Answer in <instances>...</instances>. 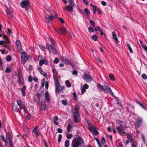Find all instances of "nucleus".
I'll list each match as a JSON object with an SVG mask.
<instances>
[{"label":"nucleus","instance_id":"1","mask_svg":"<svg viewBox=\"0 0 147 147\" xmlns=\"http://www.w3.org/2000/svg\"><path fill=\"white\" fill-rule=\"evenodd\" d=\"M84 143L82 138L78 135L76 136V137L74 138L71 143L72 147H79L82 145H84Z\"/></svg>","mask_w":147,"mask_h":147},{"label":"nucleus","instance_id":"2","mask_svg":"<svg viewBox=\"0 0 147 147\" xmlns=\"http://www.w3.org/2000/svg\"><path fill=\"white\" fill-rule=\"evenodd\" d=\"M116 123L118 125L117 127H116L118 132L120 134L123 135V134H125L126 133L124 132L125 123L119 119H117L116 121Z\"/></svg>","mask_w":147,"mask_h":147},{"label":"nucleus","instance_id":"3","mask_svg":"<svg viewBox=\"0 0 147 147\" xmlns=\"http://www.w3.org/2000/svg\"><path fill=\"white\" fill-rule=\"evenodd\" d=\"M105 87L104 86L100 84H97V87L100 90L103 92L107 94L108 92L111 95L113 96V93L110 88L109 86V84L105 82Z\"/></svg>","mask_w":147,"mask_h":147},{"label":"nucleus","instance_id":"4","mask_svg":"<svg viewBox=\"0 0 147 147\" xmlns=\"http://www.w3.org/2000/svg\"><path fill=\"white\" fill-rule=\"evenodd\" d=\"M21 57L22 63L24 65L28 59V56L25 52H21Z\"/></svg>","mask_w":147,"mask_h":147},{"label":"nucleus","instance_id":"5","mask_svg":"<svg viewBox=\"0 0 147 147\" xmlns=\"http://www.w3.org/2000/svg\"><path fill=\"white\" fill-rule=\"evenodd\" d=\"M55 81V91L56 93L59 92L60 89L59 88L60 87V83L58 79L54 80Z\"/></svg>","mask_w":147,"mask_h":147},{"label":"nucleus","instance_id":"6","mask_svg":"<svg viewBox=\"0 0 147 147\" xmlns=\"http://www.w3.org/2000/svg\"><path fill=\"white\" fill-rule=\"evenodd\" d=\"M142 123V119L139 117L137 118V119L136 120V122L135 123V125L137 129V127L139 128L141 125Z\"/></svg>","mask_w":147,"mask_h":147},{"label":"nucleus","instance_id":"7","mask_svg":"<svg viewBox=\"0 0 147 147\" xmlns=\"http://www.w3.org/2000/svg\"><path fill=\"white\" fill-rule=\"evenodd\" d=\"M84 77L86 82L88 83L90 82L92 80V77L86 73H85L84 75Z\"/></svg>","mask_w":147,"mask_h":147},{"label":"nucleus","instance_id":"8","mask_svg":"<svg viewBox=\"0 0 147 147\" xmlns=\"http://www.w3.org/2000/svg\"><path fill=\"white\" fill-rule=\"evenodd\" d=\"M29 3L28 0L23 1L20 3V6L22 8H24L29 4Z\"/></svg>","mask_w":147,"mask_h":147},{"label":"nucleus","instance_id":"9","mask_svg":"<svg viewBox=\"0 0 147 147\" xmlns=\"http://www.w3.org/2000/svg\"><path fill=\"white\" fill-rule=\"evenodd\" d=\"M39 126H36L32 131V132L33 133H34V134L36 135V137H38V136H39L40 135L38 131V129L39 128Z\"/></svg>","mask_w":147,"mask_h":147},{"label":"nucleus","instance_id":"10","mask_svg":"<svg viewBox=\"0 0 147 147\" xmlns=\"http://www.w3.org/2000/svg\"><path fill=\"white\" fill-rule=\"evenodd\" d=\"M45 96L46 101L48 102H50L51 100L50 96L48 92H46Z\"/></svg>","mask_w":147,"mask_h":147},{"label":"nucleus","instance_id":"11","mask_svg":"<svg viewBox=\"0 0 147 147\" xmlns=\"http://www.w3.org/2000/svg\"><path fill=\"white\" fill-rule=\"evenodd\" d=\"M73 115L74 117V122L76 123H78L79 121L78 117L79 115V114H73Z\"/></svg>","mask_w":147,"mask_h":147},{"label":"nucleus","instance_id":"12","mask_svg":"<svg viewBox=\"0 0 147 147\" xmlns=\"http://www.w3.org/2000/svg\"><path fill=\"white\" fill-rule=\"evenodd\" d=\"M80 107L78 105H76L75 107V108L73 111V114H78V112L80 110Z\"/></svg>","mask_w":147,"mask_h":147},{"label":"nucleus","instance_id":"13","mask_svg":"<svg viewBox=\"0 0 147 147\" xmlns=\"http://www.w3.org/2000/svg\"><path fill=\"white\" fill-rule=\"evenodd\" d=\"M16 102L20 109H22L24 106H25V105L23 104L21 100H16Z\"/></svg>","mask_w":147,"mask_h":147},{"label":"nucleus","instance_id":"14","mask_svg":"<svg viewBox=\"0 0 147 147\" xmlns=\"http://www.w3.org/2000/svg\"><path fill=\"white\" fill-rule=\"evenodd\" d=\"M59 32H58L57 31V32L62 34H66L67 32V30L66 28L65 27H62L60 29Z\"/></svg>","mask_w":147,"mask_h":147},{"label":"nucleus","instance_id":"15","mask_svg":"<svg viewBox=\"0 0 147 147\" xmlns=\"http://www.w3.org/2000/svg\"><path fill=\"white\" fill-rule=\"evenodd\" d=\"M53 76L54 79L55 80L58 79V71H56L55 69H53Z\"/></svg>","mask_w":147,"mask_h":147},{"label":"nucleus","instance_id":"16","mask_svg":"<svg viewBox=\"0 0 147 147\" xmlns=\"http://www.w3.org/2000/svg\"><path fill=\"white\" fill-rule=\"evenodd\" d=\"M47 105L45 102L43 101L41 102V110L42 111H44L46 109Z\"/></svg>","mask_w":147,"mask_h":147},{"label":"nucleus","instance_id":"17","mask_svg":"<svg viewBox=\"0 0 147 147\" xmlns=\"http://www.w3.org/2000/svg\"><path fill=\"white\" fill-rule=\"evenodd\" d=\"M45 17L47 21L49 23L51 22L52 20V18L50 15L48 14H46L45 15Z\"/></svg>","mask_w":147,"mask_h":147},{"label":"nucleus","instance_id":"18","mask_svg":"<svg viewBox=\"0 0 147 147\" xmlns=\"http://www.w3.org/2000/svg\"><path fill=\"white\" fill-rule=\"evenodd\" d=\"M48 51H49L50 53H52L53 55L57 53V51L54 47L51 49H50Z\"/></svg>","mask_w":147,"mask_h":147},{"label":"nucleus","instance_id":"19","mask_svg":"<svg viewBox=\"0 0 147 147\" xmlns=\"http://www.w3.org/2000/svg\"><path fill=\"white\" fill-rule=\"evenodd\" d=\"M73 6L70 5H68L65 8L69 12H72L73 11Z\"/></svg>","mask_w":147,"mask_h":147},{"label":"nucleus","instance_id":"20","mask_svg":"<svg viewBox=\"0 0 147 147\" xmlns=\"http://www.w3.org/2000/svg\"><path fill=\"white\" fill-rule=\"evenodd\" d=\"M43 91H42L40 92H38L37 94V99L39 100V102L40 101V99L42 96Z\"/></svg>","mask_w":147,"mask_h":147},{"label":"nucleus","instance_id":"21","mask_svg":"<svg viewBox=\"0 0 147 147\" xmlns=\"http://www.w3.org/2000/svg\"><path fill=\"white\" fill-rule=\"evenodd\" d=\"M26 88V86H24L21 89V92L23 96H25L26 95V92H25Z\"/></svg>","mask_w":147,"mask_h":147},{"label":"nucleus","instance_id":"22","mask_svg":"<svg viewBox=\"0 0 147 147\" xmlns=\"http://www.w3.org/2000/svg\"><path fill=\"white\" fill-rule=\"evenodd\" d=\"M90 5L93 8V11L94 14H95L96 12V11H97V9L98 8V7L94 5L92 3H90Z\"/></svg>","mask_w":147,"mask_h":147},{"label":"nucleus","instance_id":"23","mask_svg":"<svg viewBox=\"0 0 147 147\" xmlns=\"http://www.w3.org/2000/svg\"><path fill=\"white\" fill-rule=\"evenodd\" d=\"M13 110L15 112H18L19 109L17 106L15 104H13L12 106Z\"/></svg>","mask_w":147,"mask_h":147},{"label":"nucleus","instance_id":"24","mask_svg":"<svg viewBox=\"0 0 147 147\" xmlns=\"http://www.w3.org/2000/svg\"><path fill=\"white\" fill-rule=\"evenodd\" d=\"M88 129L92 133L94 131H95L96 130V128H95V127H93L92 126L89 127H88Z\"/></svg>","mask_w":147,"mask_h":147},{"label":"nucleus","instance_id":"25","mask_svg":"<svg viewBox=\"0 0 147 147\" xmlns=\"http://www.w3.org/2000/svg\"><path fill=\"white\" fill-rule=\"evenodd\" d=\"M51 15L50 16L52 18H58V17L57 15L55 13V12L53 11H51L50 12Z\"/></svg>","mask_w":147,"mask_h":147},{"label":"nucleus","instance_id":"26","mask_svg":"<svg viewBox=\"0 0 147 147\" xmlns=\"http://www.w3.org/2000/svg\"><path fill=\"white\" fill-rule=\"evenodd\" d=\"M53 47L52 44H50L49 43H47L46 44V47L48 50L51 49Z\"/></svg>","mask_w":147,"mask_h":147},{"label":"nucleus","instance_id":"27","mask_svg":"<svg viewBox=\"0 0 147 147\" xmlns=\"http://www.w3.org/2000/svg\"><path fill=\"white\" fill-rule=\"evenodd\" d=\"M136 102L137 103L139 104L141 108L144 109H145V108L144 105L141 103V102L138 99L136 100Z\"/></svg>","mask_w":147,"mask_h":147},{"label":"nucleus","instance_id":"28","mask_svg":"<svg viewBox=\"0 0 147 147\" xmlns=\"http://www.w3.org/2000/svg\"><path fill=\"white\" fill-rule=\"evenodd\" d=\"M61 60H62L63 62L64 63H65L66 64H68L69 63V61L67 59L65 58L64 57H62L61 59Z\"/></svg>","mask_w":147,"mask_h":147},{"label":"nucleus","instance_id":"29","mask_svg":"<svg viewBox=\"0 0 147 147\" xmlns=\"http://www.w3.org/2000/svg\"><path fill=\"white\" fill-rule=\"evenodd\" d=\"M112 34L113 35V38L114 39V40L116 41H118V39L117 37L116 36V34H115L114 32L113 31L112 32Z\"/></svg>","mask_w":147,"mask_h":147},{"label":"nucleus","instance_id":"30","mask_svg":"<svg viewBox=\"0 0 147 147\" xmlns=\"http://www.w3.org/2000/svg\"><path fill=\"white\" fill-rule=\"evenodd\" d=\"M58 120V117L57 116H56L54 117L53 118V121L55 124L57 125L59 124V123L57 121Z\"/></svg>","mask_w":147,"mask_h":147},{"label":"nucleus","instance_id":"31","mask_svg":"<svg viewBox=\"0 0 147 147\" xmlns=\"http://www.w3.org/2000/svg\"><path fill=\"white\" fill-rule=\"evenodd\" d=\"M18 80L19 85H21V84L22 82L21 79V75L20 74L18 75Z\"/></svg>","mask_w":147,"mask_h":147},{"label":"nucleus","instance_id":"32","mask_svg":"<svg viewBox=\"0 0 147 147\" xmlns=\"http://www.w3.org/2000/svg\"><path fill=\"white\" fill-rule=\"evenodd\" d=\"M109 78L112 81H115V78L114 77L113 75L112 74H109Z\"/></svg>","mask_w":147,"mask_h":147},{"label":"nucleus","instance_id":"33","mask_svg":"<svg viewBox=\"0 0 147 147\" xmlns=\"http://www.w3.org/2000/svg\"><path fill=\"white\" fill-rule=\"evenodd\" d=\"M6 137L8 140L12 138L11 134L10 133H7L6 134Z\"/></svg>","mask_w":147,"mask_h":147},{"label":"nucleus","instance_id":"34","mask_svg":"<svg viewBox=\"0 0 147 147\" xmlns=\"http://www.w3.org/2000/svg\"><path fill=\"white\" fill-rule=\"evenodd\" d=\"M127 46L128 48L129 49V51L130 53H133V51L132 49L131 46L128 43H127Z\"/></svg>","mask_w":147,"mask_h":147},{"label":"nucleus","instance_id":"35","mask_svg":"<svg viewBox=\"0 0 147 147\" xmlns=\"http://www.w3.org/2000/svg\"><path fill=\"white\" fill-rule=\"evenodd\" d=\"M27 113V114L26 116V119L27 120H29L30 119L31 115L28 112V113Z\"/></svg>","mask_w":147,"mask_h":147},{"label":"nucleus","instance_id":"36","mask_svg":"<svg viewBox=\"0 0 147 147\" xmlns=\"http://www.w3.org/2000/svg\"><path fill=\"white\" fill-rule=\"evenodd\" d=\"M69 141L68 140H66L65 143V147H68L69 146Z\"/></svg>","mask_w":147,"mask_h":147},{"label":"nucleus","instance_id":"37","mask_svg":"<svg viewBox=\"0 0 147 147\" xmlns=\"http://www.w3.org/2000/svg\"><path fill=\"white\" fill-rule=\"evenodd\" d=\"M72 128V126L70 124H68L67 125V131L68 132H69L71 129V128Z\"/></svg>","mask_w":147,"mask_h":147},{"label":"nucleus","instance_id":"38","mask_svg":"<svg viewBox=\"0 0 147 147\" xmlns=\"http://www.w3.org/2000/svg\"><path fill=\"white\" fill-rule=\"evenodd\" d=\"M94 40V41H96L98 39V37L95 34H94L92 35L91 37Z\"/></svg>","mask_w":147,"mask_h":147},{"label":"nucleus","instance_id":"39","mask_svg":"<svg viewBox=\"0 0 147 147\" xmlns=\"http://www.w3.org/2000/svg\"><path fill=\"white\" fill-rule=\"evenodd\" d=\"M65 84L68 87H70L71 86V84L69 82V81L68 80H66L65 81Z\"/></svg>","mask_w":147,"mask_h":147},{"label":"nucleus","instance_id":"40","mask_svg":"<svg viewBox=\"0 0 147 147\" xmlns=\"http://www.w3.org/2000/svg\"><path fill=\"white\" fill-rule=\"evenodd\" d=\"M89 22L91 25L92 26L94 27L95 26V23L94 21L92 20H90L89 21Z\"/></svg>","mask_w":147,"mask_h":147},{"label":"nucleus","instance_id":"41","mask_svg":"<svg viewBox=\"0 0 147 147\" xmlns=\"http://www.w3.org/2000/svg\"><path fill=\"white\" fill-rule=\"evenodd\" d=\"M6 60L7 61H10L11 60V57L9 55H7L6 57Z\"/></svg>","mask_w":147,"mask_h":147},{"label":"nucleus","instance_id":"42","mask_svg":"<svg viewBox=\"0 0 147 147\" xmlns=\"http://www.w3.org/2000/svg\"><path fill=\"white\" fill-rule=\"evenodd\" d=\"M84 11L86 13V15H88L90 13V11L89 9L87 8H85L84 9Z\"/></svg>","mask_w":147,"mask_h":147},{"label":"nucleus","instance_id":"43","mask_svg":"<svg viewBox=\"0 0 147 147\" xmlns=\"http://www.w3.org/2000/svg\"><path fill=\"white\" fill-rule=\"evenodd\" d=\"M62 104L64 106H66L67 105V101L66 100H63L61 101Z\"/></svg>","mask_w":147,"mask_h":147},{"label":"nucleus","instance_id":"44","mask_svg":"<svg viewBox=\"0 0 147 147\" xmlns=\"http://www.w3.org/2000/svg\"><path fill=\"white\" fill-rule=\"evenodd\" d=\"M101 142L102 144H105L106 141L105 138L104 137H103L102 138V140Z\"/></svg>","mask_w":147,"mask_h":147},{"label":"nucleus","instance_id":"45","mask_svg":"<svg viewBox=\"0 0 147 147\" xmlns=\"http://www.w3.org/2000/svg\"><path fill=\"white\" fill-rule=\"evenodd\" d=\"M70 4L73 6H74L75 5L74 2V0H68Z\"/></svg>","mask_w":147,"mask_h":147},{"label":"nucleus","instance_id":"46","mask_svg":"<svg viewBox=\"0 0 147 147\" xmlns=\"http://www.w3.org/2000/svg\"><path fill=\"white\" fill-rule=\"evenodd\" d=\"M1 139L3 142H6L7 141L6 139H5V137L3 135H2L1 136Z\"/></svg>","mask_w":147,"mask_h":147},{"label":"nucleus","instance_id":"47","mask_svg":"<svg viewBox=\"0 0 147 147\" xmlns=\"http://www.w3.org/2000/svg\"><path fill=\"white\" fill-rule=\"evenodd\" d=\"M59 60L58 58L57 57H55L53 62L54 63L57 64L59 63Z\"/></svg>","mask_w":147,"mask_h":147},{"label":"nucleus","instance_id":"48","mask_svg":"<svg viewBox=\"0 0 147 147\" xmlns=\"http://www.w3.org/2000/svg\"><path fill=\"white\" fill-rule=\"evenodd\" d=\"M62 136L61 135L59 134V135L58 138V141L59 143L61 142V140L62 139Z\"/></svg>","mask_w":147,"mask_h":147},{"label":"nucleus","instance_id":"49","mask_svg":"<svg viewBox=\"0 0 147 147\" xmlns=\"http://www.w3.org/2000/svg\"><path fill=\"white\" fill-rule=\"evenodd\" d=\"M40 73L41 74L45 76H47V74L43 70L40 72Z\"/></svg>","mask_w":147,"mask_h":147},{"label":"nucleus","instance_id":"50","mask_svg":"<svg viewBox=\"0 0 147 147\" xmlns=\"http://www.w3.org/2000/svg\"><path fill=\"white\" fill-rule=\"evenodd\" d=\"M16 44L17 47L19 46L20 45H21V42L20 40H18L16 41Z\"/></svg>","mask_w":147,"mask_h":147},{"label":"nucleus","instance_id":"51","mask_svg":"<svg viewBox=\"0 0 147 147\" xmlns=\"http://www.w3.org/2000/svg\"><path fill=\"white\" fill-rule=\"evenodd\" d=\"M72 94L74 97V99L75 100H76L77 95L76 93L75 92H73L72 93Z\"/></svg>","mask_w":147,"mask_h":147},{"label":"nucleus","instance_id":"52","mask_svg":"<svg viewBox=\"0 0 147 147\" xmlns=\"http://www.w3.org/2000/svg\"><path fill=\"white\" fill-rule=\"evenodd\" d=\"M39 65L40 66H42L44 64V60L41 59L39 61Z\"/></svg>","mask_w":147,"mask_h":147},{"label":"nucleus","instance_id":"53","mask_svg":"<svg viewBox=\"0 0 147 147\" xmlns=\"http://www.w3.org/2000/svg\"><path fill=\"white\" fill-rule=\"evenodd\" d=\"M128 138L129 139V140H130L129 142H130L131 143V144L132 143L134 144V141L133 140V139L130 138V136H128Z\"/></svg>","mask_w":147,"mask_h":147},{"label":"nucleus","instance_id":"54","mask_svg":"<svg viewBox=\"0 0 147 147\" xmlns=\"http://www.w3.org/2000/svg\"><path fill=\"white\" fill-rule=\"evenodd\" d=\"M73 137V135L71 134H69L67 135V138L68 139H71Z\"/></svg>","mask_w":147,"mask_h":147},{"label":"nucleus","instance_id":"55","mask_svg":"<svg viewBox=\"0 0 147 147\" xmlns=\"http://www.w3.org/2000/svg\"><path fill=\"white\" fill-rule=\"evenodd\" d=\"M22 109H23L25 113H28V112L27 108L26 107L25 105L24 106V107H23Z\"/></svg>","mask_w":147,"mask_h":147},{"label":"nucleus","instance_id":"56","mask_svg":"<svg viewBox=\"0 0 147 147\" xmlns=\"http://www.w3.org/2000/svg\"><path fill=\"white\" fill-rule=\"evenodd\" d=\"M11 72V69L10 68L8 67H7L6 68L5 70V72L6 73H10Z\"/></svg>","mask_w":147,"mask_h":147},{"label":"nucleus","instance_id":"57","mask_svg":"<svg viewBox=\"0 0 147 147\" xmlns=\"http://www.w3.org/2000/svg\"><path fill=\"white\" fill-rule=\"evenodd\" d=\"M142 78L144 79H147V76L145 74H143L142 75Z\"/></svg>","mask_w":147,"mask_h":147},{"label":"nucleus","instance_id":"58","mask_svg":"<svg viewBox=\"0 0 147 147\" xmlns=\"http://www.w3.org/2000/svg\"><path fill=\"white\" fill-rule=\"evenodd\" d=\"M94 136H96L98 134V131L96 130V131H94L92 133Z\"/></svg>","mask_w":147,"mask_h":147},{"label":"nucleus","instance_id":"59","mask_svg":"<svg viewBox=\"0 0 147 147\" xmlns=\"http://www.w3.org/2000/svg\"><path fill=\"white\" fill-rule=\"evenodd\" d=\"M43 143L45 147H49L48 146L47 143L45 140H43Z\"/></svg>","mask_w":147,"mask_h":147},{"label":"nucleus","instance_id":"60","mask_svg":"<svg viewBox=\"0 0 147 147\" xmlns=\"http://www.w3.org/2000/svg\"><path fill=\"white\" fill-rule=\"evenodd\" d=\"M89 87V86L87 84H85L84 85L83 88H84L85 89H87Z\"/></svg>","mask_w":147,"mask_h":147},{"label":"nucleus","instance_id":"61","mask_svg":"<svg viewBox=\"0 0 147 147\" xmlns=\"http://www.w3.org/2000/svg\"><path fill=\"white\" fill-rule=\"evenodd\" d=\"M86 89L82 87L81 90V93L82 94H83L86 92Z\"/></svg>","mask_w":147,"mask_h":147},{"label":"nucleus","instance_id":"62","mask_svg":"<svg viewBox=\"0 0 147 147\" xmlns=\"http://www.w3.org/2000/svg\"><path fill=\"white\" fill-rule=\"evenodd\" d=\"M88 30L90 31V32H94V29L91 26H90L88 28Z\"/></svg>","mask_w":147,"mask_h":147},{"label":"nucleus","instance_id":"63","mask_svg":"<svg viewBox=\"0 0 147 147\" xmlns=\"http://www.w3.org/2000/svg\"><path fill=\"white\" fill-rule=\"evenodd\" d=\"M97 11L98 12V13L100 15H102V12L100 10V9L99 8H98Z\"/></svg>","mask_w":147,"mask_h":147},{"label":"nucleus","instance_id":"64","mask_svg":"<svg viewBox=\"0 0 147 147\" xmlns=\"http://www.w3.org/2000/svg\"><path fill=\"white\" fill-rule=\"evenodd\" d=\"M14 145L13 142H9V147H14Z\"/></svg>","mask_w":147,"mask_h":147}]
</instances>
